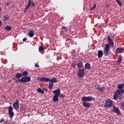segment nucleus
Listing matches in <instances>:
<instances>
[{"label": "nucleus", "instance_id": "nucleus-29", "mask_svg": "<svg viewBox=\"0 0 124 124\" xmlns=\"http://www.w3.org/2000/svg\"><path fill=\"white\" fill-rule=\"evenodd\" d=\"M59 96L61 98H63V97H64V95H63V94H61L60 93Z\"/></svg>", "mask_w": 124, "mask_h": 124}, {"label": "nucleus", "instance_id": "nucleus-1", "mask_svg": "<svg viewBox=\"0 0 124 124\" xmlns=\"http://www.w3.org/2000/svg\"><path fill=\"white\" fill-rule=\"evenodd\" d=\"M107 41L108 44H106L104 48V54L105 57H108L110 55L111 47H114V41L109 36H108Z\"/></svg>", "mask_w": 124, "mask_h": 124}, {"label": "nucleus", "instance_id": "nucleus-25", "mask_svg": "<svg viewBox=\"0 0 124 124\" xmlns=\"http://www.w3.org/2000/svg\"><path fill=\"white\" fill-rule=\"evenodd\" d=\"M116 1L119 4V6H122V2L120 0H116Z\"/></svg>", "mask_w": 124, "mask_h": 124}, {"label": "nucleus", "instance_id": "nucleus-23", "mask_svg": "<svg viewBox=\"0 0 124 124\" xmlns=\"http://www.w3.org/2000/svg\"><path fill=\"white\" fill-rule=\"evenodd\" d=\"M117 89H119V90H123L124 89L123 84H119L117 86Z\"/></svg>", "mask_w": 124, "mask_h": 124}, {"label": "nucleus", "instance_id": "nucleus-16", "mask_svg": "<svg viewBox=\"0 0 124 124\" xmlns=\"http://www.w3.org/2000/svg\"><path fill=\"white\" fill-rule=\"evenodd\" d=\"M28 35L29 37H31V38L33 37V36L34 35V31L31 30L29 32Z\"/></svg>", "mask_w": 124, "mask_h": 124}, {"label": "nucleus", "instance_id": "nucleus-13", "mask_svg": "<svg viewBox=\"0 0 124 124\" xmlns=\"http://www.w3.org/2000/svg\"><path fill=\"white\" fill-rule=\"evenodd\" d=\"M103 56V51L101 50H99L98 51V58L99 59H100V58H102V56Z\"/></svg>", "mask_w": 124, "mask_h": 124}, {"label": "nucleus", "instance_id": "nucleus-11", "mask_svg": "<svg viewBox=\"0 0 124 124\" xmlns=\"http://www.w3.org/2000/svg\"><path fill=\"white\" fill-rule=\"evenodd\" d=\"M111 111V112H114V113H115V114H116L118 116H120V115H121V111H120V109H119V108L116 106L113 107Z\"/></svg>", "mask_w": 124, "mask_h": 124}, {"label": "nucleus", "instance_id": "nucleus-14", "mask_svg": "<svg viewBox=\"0 0 124 124\" xmlns=\"http://www.w3.org/2000/svg\"><path fill=\"white\" fill-rule=\"evenodd\" d=\"M123 62V56L122 55H119L118 57V59L117 61V63L118 64H121V62Z\"/></svg>", "mask_w": 124, "mask_h": 124}, {"label": "nucleus", "instance_id": "nucleus-37", "mask_svg": "<svg viewBox=\"0 0 124 124\" xmlns=\"http://www.w3.org/2000/svg\"><path fill=\"white\" fill-rule=\"evenodd\" d=\"M121 107L123 108L124 106V102H122L121 103Z\"/></svg>", "mask_w": 124, "mask_h": 124}, {"label": "nucleus", "instance_id": "nucleus-3", "mask_svg": "<svg viewBox=\"0 0 124 124\" xmlns=\"http://www.w3.org/2000/svg\"><path fill=\"white\" fill-rule=\"evenodd\" d=\"M95 98L93 97L92 96H83L81 98V101L82 103V105L84 106V107H85V108H90L91 107V104L90 103L87 102H91V101H94Z\"/></svg>", "mask_w": 124, "mask_h": 124}, {"label": "nucleus", "instance_id": "nucleus-41", "mask_svg": "<svg viewBox=\"0 0 124 124\" xmlns=\"http://www.w3.org/2000/svg\"><path fill=\"white\" fill-rule=\"evenodd\" d=\"M122 108H123L124 110V106L122 107Z\"/></svg>", "mask_w": 124, "mask_h": 124}, {"label": "nucleus", "instance_id": "nucleus-38", "mask_svg": "<svg viewBox=\"0 0 124 124\" xmlns=\"http://www.w3.org/2000/svg\"><path fill=\"white\" fill-rule=\"evenodd\" d=\"M62 29H66V27L65 26H62Z\"/></svg>", "mask_w": 124, "mask_h": 124}, {"label": "nucleus", "instance_id": "nucleus-34", "mask_svg": "<svg viewBox=\"0 0 124 124\" xmlns=\"http://www.w3.org/2000/svg\"><path fill=\"white\" fill-rule=\"evenodd\" d=\"M3 122H4V119L3 118L1 119L0 121V123H3Z\"/></svg>", "mask_w": 124, "mask_h": 124}, {"label": "nucleus", "instance_id": "nucleus-35", "mask_svg": "<svg viewBox=\"0 0 124 124\" xmlns=\"http://www.w3.org/2000/svg\"><path fill=\"white\" fill-rule=\"evenodd\" d=\"M27 40H28V39H27V38H24L23 39V42H25L27 41Z\"/></svg>", "mask_w": 124, "mask_h": 124}, {"label": "nucleus", "instance_id": "nucleus-9", "mask_svg": "<svg viewBox=\"0 0 124 124\" xmlns=\"http://www.w3.org/2000/svg\"><path fill=\"white\" fill-rule=\"evenodd\" d=\"M8 113L9 115V118L10 119H13L14 117V112L13 111V107L10 106L8 108Z\"/></svg>", "mask_w": 124, "mask_h": 124}, {"label": "nucleus", "instance_id": "nucleus-5", "mask_svg": "<svg viewBox=\"0 0 124 124\" xmlns=\"http://www.w3.org/2000/svg\"><path fill=\"white\" fill-rule=\"evenodd\" d=\"M124 90H117L113 95V98L116 100L117 98L118 99H122V94L124 93Z\"/></svg>", "mask_w": 124, "mask_h": 124}, {"label": "nucleus", "instance_id": "nucleus-40", "mask_svg": "<svg viewBox=\"0 0 124 124\" xmlns=\"http://www.w3.org/2000/svg\"><path fill=\"white\" fill-rule=\"evenodd\" d=\"M2 9L1 8H0V11H1Z\"/></svg>", "mask_w": 124, "mask_h": 124}, {"label": "nucleus", "instance_id": "nucleus-2", "mask_svg": "<svg viewBox=\"0 0 124 124\" xmlns=\"http://www.w3.org/2000/svg\"><path fill=\"white\" fill-rule=\"evenodd\" d=\"M39 81H41V82H49L48 84V89L49 90H52V89H53L54 83H58V82H59L56 78H52L50 80L48 78H46L45 77H43L40 78Z\"/></svg>", "mask_w": 124, "mask_h": 124}, {"label": "nucleus", "instance_id": "nucleus-26", "mask_svg": "<svg viewBox=\"0 0 124 124\" xmlns=\"http://www.w3.org/2000/svg\"><path fill=\"white\" fill-rule=\"evenodd\" d=\"M95 7H96V4H94L93 6L90 8V9L91 11L93 10Z\"/></svg>", "mask_w": 124, "mask_h": 124}, {"label": "nucleus", "instance_id": "nucleus-36", "mask_svg": "<svg viewBox=\"0 0 124 124\" xmlns=\"http://www.w3.org/2000/svg\"><path fill=\"white\" fill-rule=\"evenodd\" d=\"M2 26V21L1 20H0V27H1Z\"/></svg>", "mask_w": 124, "mask_h": 124}, {"label": "nucleus", "instance_id": "nucleus-8", "mask_svg": "<svg viewBox=\"0 0 124 124\" xmlns=\"http://www.w3.org/2000/svg\"><path fill=\"white\" fill-rule=\"evenodd\" d=\"M113 107V101L110 99H108L105 102V108H111Z\"/></svg>", "mask_w": 124, "mask_h": 124}, {"label": "nucleus", "instance_id": "nucleus-33", "mask_svg": "<svg viewBox=\"0 0 124 124\" xmlns=\"http://www.w3.org/2000/svg\"><path fill=\"white\" fill-rule=\"evenodd\" d=\"M35 67H39V65H38V63H35Z\"/></svg>", "mask_w": 124, "mask_h": 124}, {"label": "nucleus", "instance_id": "nucleus-39", "mask_svg": "<svg viewBox=\"0 0 124 124\" xmlns=\"http://www.w3.org/2000/svg\"><path fill=\"white\" fill-rule=\"evenodd\" d=\"M3 98H5V95L3 96Z\"/></svg>", "mask_w": 124, "mask_h": 124}, {"label": "nucleus", "instance_id": "nucleus-28", "mask_svg": "<svg viewBox=\"0 0 124 124\" xmlns=\"http://www.w3.org/2000/svg\"><path fill=\"white\" fill-rule=\"evenodd\" d=\"M72 67H73L74 68H75V66H76V62H73L72 64Z\"/></svg>", "mask_w": 124, "mask_h": 124}, {"label": "nucleus", "instance_id": "nucleus-27", "mask_svg": "<svg viewBox=\"0 0 124 124\" xmlns=\"http://www.w3.org/2000/svg\"><path fill=\"white\" fill-rule=\"evenodd\" d=\"M99 92H103V91H105V87H101V88L100 89V90H99Z\"/></svg>", "mask_w": 124, "mask_h": 124}, {"label": "nucleus", "instance_id": "nucleus-32", "mask_svg": "<svg viewBox=\"0 0 124 124\" xmlns=\"http://www.w3.org/2000/svg\"><path fill=\"white\" fill-rule=\"evenodd\" d=\"M6 6H9L10 5V3L9 2H7L5 4Z\"/></svg>", "mask_w": 124, "mask_h": 124}, {"label": "nucleus", "instance_id": "nucleus-7", "mask_svg": "<svg viewBox=\"0 0 124 124\" xmlns=\"http://www.w3.org/2000/svg\"><path fill=\"white\" fill-rule=\"evenodd\" d=\"M31 6V7H35V3L34 2L32 1L31 0H29L28 4L27 6L24 9V12H27L29 9H30V7Z\"/></svg>", "mask_w": 124, "mask_h": 124}, {"label": "nucleus", "instance_id": "nucleus-31", "mask_svg": "<svg viewBox=\"0 0 124 124\" xmlns=\"http://www.w3.org/2000/svg\"><path fill=\"white\" fill-rule=\"evenodd\" d=\"M101 88V87H100V85H98V86H97L96 89H97V90H98V91H99V90H100Z\"/></svg>", "mask_w": 124, "mask_h": 124}, {"label": "nucleus", "instance_id": "nucleus-4", "mask_svg": "<svg viewBox=\"0 0 124 124\" xmlns=\"http://www.w3.org/2000/svg\"><path fill=\"white\" fill-rule=\"evenodd\" d=\"M22 76H24L22 77L19 80H16V83H19V82H20V83H22V84H24V83H29V82H31V77H28L29 75V73L27 71H24L22 74Z\"/></svg>", "mask_w": 124, "mask_h": 124}, {"label": "nucleus", "instance_id": "nucleus-6", "mask_svg": "<svg viewBox=\"0 0 124 124\" xmlns=\"http://www.w3.org/2000/svg\"><path fill=\"white\" fill-rule=\"evenodd\" d=\"M53 93H54V95L53 97L52 100L54 102H57L59 101V97L60 96V94L61 93V89H58L56 90H54Z\"/></svg>", "mask_w": 124, "mask_h": 124}, {"label": "nucleus", "instance_id": "nucleus-19", "mask_svg": "<svg viewBox=\"0 0 124 124\" xmlns=\"http://www.w3.org/2000/svg\"><path fill=\"white\" fill-rule=\"evenodd\" d=\"M16 79H20V78H22L23 77V75L21 73H16Z\"/></svg>", "mask_w": 124, "mask_h": 124}, {"label": "nucleus", "instance_id": "nucleus-20", "mask_svg": "<svg viewBox=\"0 0 124 124\" xmlns=\"http://www.w3.org/2000/svg\"><path fill=\"white\" fill-rule=\"evenodd\" d=\"M122 50H123V49L120 47L117 48L115 50V54H119L120 53H121V51H122Z\"/></svg>", "mask_w": 124, "mask_h": 124}, {"label": "nucleus", "instance_id": "nucleus-24", "mask_svg": "<svg viewBox=\"0 0 124 124\" xmlns=\"http://www.w3.org/2000/svg\"><path fill=\"white\" fill-rule=\"evenodd\" d=\"M3 18L5 21H8L9 20V16L8 15H4Z\"/></svg>", "mask_w": 124, "mask_h": 124}, {"label": "nucleus", "instance_id": "nucleus-15", "mask_svg": "<svg viewBox=\"0 0 124 124\" xmlns=\"http://www.w3.org/2000/svg\"><path fill=\"white\" fill-rule=\"evenodd\" d=\"M4 31H10L12 30V27L9 25H7L4 28Z\"/></svg>", "mask_w": 124, "mask_h": 124}, {"label": "nucleus", "instance_id": "nucleus-12", "mask_svg": "<svg viewBox=\"0 0 124 124\" xmlns=\"http://www.w3.org/2000/svg\"><path fill=\"white\" fill-rule=\"evenodd\" d=\"M78 75L79 78H82L84 75H85V69H79L78 72Z\"/></svg>", "mask_w": 124, "mask_h": 124}, {"label": "nucleus", "instance_id": "nucleus-22", "mask_svg": "<svg viewBox=\"0 0 124 124\" xmlns=\"http://www.w3.org/2000/svg\"><path fill=\"white\" fill-rule=\"evenodd\" d=\"M37 91L38 92V93H42L43 94L44 93V90L42 89L41 88L38 87L37 89Z\"/></svg>", "mask_w": 124, "mask_h": 124}, {"label": "nucleus", "instance_id": "nucleus-18", "mask_svg": "<svg viewBox=\"0 0 124 124\" xmlns=\"http://www.w3.org/2000/svg\"><path fill=\"white\" fill-rule=\"evenodd\" d=\"M85 69H91V64L90 63H86L85 64Z\"/></svg>", "mask_w": 124, "mask_h": 124}, {"label": "nucleus", "instance_id": "nucleus-17", "mask_svg": "<svg viewBox=\"0 0 124 124\" xmlns=\"http://www.w3.org/2000/svg\"><path fill=\"white\" fill-rule=\"evenodd\" d=\"M39 52L40 53H43V54H44V47L42 46H41L39 47Z\"/></svg>", "mask_w": 124, "mask_h": 124}, {"label": "nucleus", "instance_id": "nucleus-10", "mask_svg": "<svg viewBox=\"0 0 124 124\" xmlns=\"http://www.w3.org/2000/svg\"><path fill=\"white\" fill-rule=\"evenodd\" d=\"M19 100L18 99H16V102L13 104V107L15 109V110H19V108H20V105L19 104Z\"/></svg>", "mask_w": 124, "mask_h": 124}, {"label": "nucleus", "instance_id": "nucleus-30", "mask_svg": "<svg viewBox=\"0 0 124 124\" xmlns=\"http://www.w3.org/2000/svg\"><path fill=\"white\" fill-rule=\"evenodd\" d=\"M43 90H44V92H45L46 93H47V92H48L47 88H43Z\"/></svg>", "mask_w": 124, "mask_h": 124}, {"label": "nucleus", "instance_id": "nucleus-21", "mask_svg": "<svg viewBox=\"0 0 124 124\" xmlns=\"http://www.w3.org/2000/svg\"><path fill=\"white\" fill-rule=\"evenodd\" d=\"M77 65L78 66V68H82V67L83 66V62H78L77 64Z\"/></svg>", "mask_w": 124, "mask_h": 124}]
</instances>
